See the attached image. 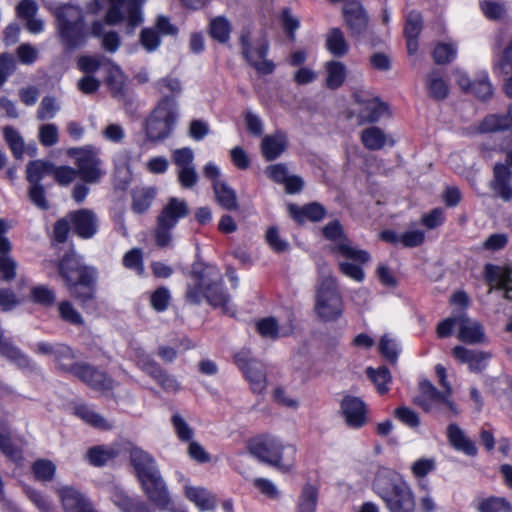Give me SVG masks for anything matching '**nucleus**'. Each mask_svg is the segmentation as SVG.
<instances>
[{
    "label": "nucleus",
    "instance_id": "72a5a7b5",
    "mask_svg": "<svg viewBox=\"0 0 512 512\" xmlns=\"http://www.w3.org/2000/svg\"><path fill=\"white\" fill-rule=\"evenodd\" d=\"M110 499L122 512H151L145 503L133 500L118 486L111 487Z\"/></svg>",
    "mask_w": 512,
    "mask_h": 512
},
{
    "label": "nucleus",
    "instance_id": "a19ab883",
    "mask_svg": "<svg viewBox=\"0 0 512 512\" xmlns=\"http://www.w3.org/2000/svg\"><path fill=\"white\" fill-rule=\"evenodd\" d=\"M119 449L115 446H95L88 450L87 457L94 466H103L119 454Z\"/></svg>",
    "mask_w": 512,
    "mask_h": 512
},
{
    "label": "nucleus",
    "instance_id": "9b49d317",
    "mask_svg": "<svg viewBox=\"0 0 512 512\" xmlns=\"http://www.w3.org/2000/svg\"><path fill=\"white\" fill-rule=\"evenodd\" d=\"M323 234L326 239L333 242L331 247L332 253L359 263H366L370 260V255L367 251L354 246L344 235L342 226L338 221L328 223L323 228Z\"/></svg>",
    "mask_w": 512,
    "mask_h": 512
},
{
    "label": "nucleus",
    "instance_id": "39448f33",
    "mask_svg": "<svg viewBox=\"0 0 512 512\" xmlns=\"http://www.w3.org/2000/svg\"><path fill=\"white\" fill-rule=\"evenodd\" d=\"M178 119V103L163 96L144 122L146 140L153 144L163 142L171 136Z\"/></svg>",
    "mask_w": 512,
    "mask_h": 512
},
{
    "label": "nucleus",
    "instance_id": "052dcab7",
    "mask_svg": "<svg viewBox=\"0 0 512 512\" xmlns=\"http://www.w3.org/2000/svg\"><path fill=\"white\" fill-rule=\"evenodd\" d=\"M58 110L59 106L57 105L55 98L46 96L39 104L36 115L37 119L40 121L52 119Z\"/></svg>",
    "mask_w": 512,
    "mask_h": 512
},
{
    "label": "nucleus",
    "instance_id": "f704fd0d",
    "mask_svg": "<svg viewBox=\"0 0 512 512\" xmlns=\"http://www.w3.org/2000/svg\"><path fill=\"white\" fill-rule=\"evenodd\" d=\"M287 139L283 133L277 132L262 139L261 152L267 161L279 157L286 149Z\"/></svg>",
    "mask_w": 512,
    "mask_h": 512
},
{
    "label": "nucleus",
    "instance_id": "3c124183",
    "mask_svg": "<svg viewBox=\"0 0 512 512\" xmlns=\"http://www.w3.org/2000/svg\"><path fill=\"white\" fill-rule=\"evenodd\" d=\"M38 140L41 145L51 147L59 142V129L57 125L46 123L39 126Z\"/></svg>",
    "mask_w": 512,
    "mask_h": 512
},
{
    "label": "nucleus",
    "instance_id": "dca6fc26",
    "mask_svg": "<svg viewBox=\"0 0 512 512\" xmlns=\"http://www.w3.org/2000/svg\"><path fill=\"white\" fill-rule=\"evenodd\" d=\"M82 382L90 388L100 392L107 393L114 387V380L105 372L96 369L88 364L81 363L75 370V374Z\"/></svg>",
    "mask_w": 512,
    "mask_h": 512
},
{
    "label": "nucleus",
    "instance_id": "4c0bfd02",
    "mask_svg": "<svg viewBox=\"0 0 512 512\" xmlns=\"http://www.w3.org/2000/svg\"><path fill=\"white\" fill-rule=\"evenodd\" d=\"M325 46L331 54L337 57L346 55L349 50L345 35L339 28H332L327 32Z\"/></svg>",
    "mask_w": 512,
    "mask_h": 512
},
{
    "label": "nucleus",
    "instance_id": "ea45409f",
    "mask_svg": "<svg viewBox=\"0 0 512 512\" xmlns=\"http://www.w3.org/2000/svg\"><path fill=\"white\" fill-rule=\"evenodd\" d=\"M53 357L58 369L72 375L75 374L76 368H78L81 364L74 363V355L72 350L64 344L56 345V353Z\"/></svg>",
    "mask_w": 512,
    "mask_h": 512
},
{
    "label": "nucleus",
    "instance_id": "f03ea898",
    "mask_svg": "<svg viewBox=\"0 0 512 512\" xmlns=\"http://www.w3.org/2000/svg\"><path fill=\"white\" fill-rule=\"evenodd\" d=\"M58 273L69 295L82 306L95 298L97 271L81 261L74 250L66 252L57 263Z\"/></svg>",
    "mask_w": 512,
    "mask_h": 512
},
{
    "label": "nucleus",
    "instance_id": "58836bf2",
    "mask_svg": "<svg viewBox=\"0 0 512 512\" xmlns=\"http://www.w3.org/2000/svg\"><path fill=\"white\" fill-rule=\"evenodd\" d=\"M213 189L217 202L226 210H237L238 201L235 191L222 181H215Z\"/></svg>",
    "mask_w": 512,
    "mask_h": 512
},
{
    "label": "nucleus",
    "instance_id": "603ef678",
    "mask_svg": "<svg viewBox=\"0 0 512 512\" xmlns=\"http://www.w3.org/2000/svg\"><path fill=\"white\" fill-rule=\"evenodd\" d=\"M171 224L157 218L156 226L153 232L155 243L160 248L169 247L172 243V229Z\"/></svg>",
    "mask_w": 512,
    "mask_h": 512
},
{
    "label": "nucleus",
    "instance_id": "cd10ccee",
    "mask_svg": "<svg viewBox=\"0 0 512 512\" xmlns=\"http://www.w3.org/2000/svg\"><path fill=\"white\" fill-rule=\"evenodd\" d=\"M130 462L138 480L159 472L155 459L139 447L130 449Z\"/></svg>",
    "mask_w": 512,
    "mask_h": 512
},
{
    "label": "nucleus",
    "instance_id": "20e7f679",
    "mask_svg": "<svg viewBox=\"0 0 512 512\" xmlns=\"http://www.w3.org/2000/svg\"><path fill=\"white\" fill-rule=\"evenodd\" d=\"M249 452L260 461L274 466L281 471H289L295 460L296 448L270 435L252 439L248 444Z\"/></svg>",
    "mask_w": 512,
    "mask_h": 512
},
{
    "label": "nucleus",
    "instance_id": "4d7b16f0",
    "mask_svg": "<svg viewBox=\"0 0 512 512\" xmlns=\"http://www.w3.org/2000/svg\"><path fill=\"white\" fill-rule=\"evenodd\" d=\"M58 312L61 319L72 325H83L84 320L81 314L75 309L69 301H62L58 305Z\"/></svg>",
    "mask_w": 512,
    "mask_h": 512
},
{
    "label": "nucleus",
    "instance_id": "5701e85b",
    "mask_svg": "<svg viewBox=\"0 0 512 512\" xmlns=\"http://www.w3.org/2000/svg\"><path fill=\"white\" fill-rule=\"evenodd\" d=\"M512 172L502 163H497L493 169V179L490 182V187L495 196L508 202L512 199V185H511Z\"/></svg>",
    "mask_w": 512,
    "mask_h": 512
},
{
    "label": "nucleus",
    "instance_id": "6ab92c4d",
    "mask_svg": "<svg viewBox=\"0 0 512 512\" xmlns=\"http://www.w3.org/2000/svg\"><path fill=\"white\" fill-rule=\"evenodd\" d=\"M8 231V224L5 220L0 219V274L4 281H11L16 276L17 263L9 255L11 244L4 236Z\"/></svg>",
    "mask_w": 512,
    "mask_h": 512
},
{
    "label": "nucleus",
    "instance_id": "bf43d9fd",
    "mask_svg": "<svg viewBox=\"0 0 512 512\" xmlns=\"http://www.w3.org/2000/svg\"><path fill=\"white\" fill-rule=\"evenodd\" d=\"M157 88L162 94L169 92L170 95L168 96L173 100H175L174 97H177L182 93L181 81L178 78L172 76H167L159 80L157 82Z\"/></svg>",
    "mask_w": 512,
    "mask_h": 512
},
{
    "label": "nucleus",
    "instance_id": "5fc2aeb1",
    "mask_svg": "<svg viewBox=\"0 0 512 512\" xmlns=\"http://www.w3.org/2000/svg\"><path fill=\"white\" fill-rule=\"evenodd\" d=\"M4 138L16 158H21L24 153V141L20 134L12 127L3 129Z\"/></svg>",
    "mask_w": 512,
    "mask_h": 512
},
{
    "label": "nucleus",
    "instance_id": "13d9d810",
    "mask_svg": "<svg viewBox=\"0 0 512 512\" xmlns=\"http://www.w3.org/2000/svg\"><path fill=\"white\" fill-rule=\"evenodd\" d=\"M105 63L109 65L110 61L103 56H81L78 59L77 66L82 72L90 75L96 72Z\"/></svg>",
    "mask_w": 512,
    "mask_h": 512
},
{
    "label": "nucleus",
    "instance_id": "c03bdc74",
    "mask_svg": "<svg viewBox=\"0 0 512 512\" xmlns=\"http://www.w3.org/2000/svg\"><path fill=\"white\" fill-rule=\"evenodd\" d=\"M53 164L44 160H35L28 163L26 178L30 184L40 183L48 175L53 174Z\"/></svg>",
    "mask_w": 512,
    "mask_h": 512
},
{
    "label": "nucleus",
    "instance_id": "2eb2a0df",
    "mask_svg": "<svg viewBox=\"0 0 512 512\" xmlns=\"http://www.w3.org/2000/svg\"><path fill=\"white\" fill-rule=\"evenodd\" d=\"M455 81L462 91L470 93L482 101L490 99L493 95V87L487 73L471 80L464 72L456 71Z\"/></svg>",
    "mask_w": 512,
    "mask_h": 512
},
{
    "label": "nucleus",
    "instance_id": "0eeeda50",
    "mask_svg": "<svg viewBox=\"0 0 512 512\" xmlns=\"http://www.w3.org/2000/svg\"><path fill=\"white\" fill-rule=\"evenodd\" d=\"M343 300L337 280L332 275L322 277L315 294L314 311L324 322L336 321L343 314Z\"/></svg>",
    "mask_w": 512,
    "mask_h": 512
},
{
    "label": "nucleus",
    "instance_id": "e433bc0d",
    "mask_svg": "<svg viewBox=\"0 0 512 512\" xmlns=\"http://www.w3.org/2000/svg\"><path fill=\"white\" fill-rule=\"evenodd\" d=\"M325 83L329 89L335 90L341 87L347 76V68L340 61H328L325 64Z\"/></svg>",
    "mask_w": 512,
    "mask_h": 512
},
{
    "label": "nucleus",
    "instance_id": "a18cd8bd",
    "mask_svg": "<svg viewBox=\"0 0 512 512\" xmlns=\"http://www.w3.org/2000/svg\"><path fill=\"white\" fill-rule=\"evenodd\" d=\"M75 413L78 417L95 428L108 430L113 427V425L108 420L94 412L86 405L77 406L75 408Z\"/></svg>",
    "mask_w": 512,
    "mask_h": 512
},
{
    "label": "nucleus",
    "instance_id": "37998d69",
    "mask_svg": "<svg viewBox=\"0 0 512 512\" xmlns=\"http://www.w3.org/2000/svg\"><path fill=\"white\" fill-rule=\"evenodd\" d=\"M426 87L429 96L435 100H443L449 94L448 84L436 71L427 75Z\"/></svg>",
    "mask_w": 512,
    "mask_h": 512
},
{
    "label": "nucleus",
    "instance_id": "6e6d98bb",
    "mask_svg": "<svg viewBox=\"0 0 512 512\" xmlns=\"http://www.w3.org/2000/svg\"><path fill=\"white\" fill-rule=\"evenodd\" d=\"M35 478L40 481H50L53 479L56 466L50 460L39 459L32 466Z\"/></svg>",
    "mask_w": 512,
    "mask_h": 512
},
{
    "label": "nucleus",
    "instance_id": "412c9836",
    "mask_svg": "<svg viewBox=\"0 0 512 512\" xmlns=\"http://www.w3.org/2000/svg\"><path fill=\"white\" fill-rule=\"evenodd\" d=\"M512 129V106L503 115L486 116L478 125L469 127L470 134L493 133Z\"/></svg>",
    "mask_w": 512,
    "mask_h": 512
},
{
    "label": "nucleus",
    "instance_id": "49530a36",
    "mask_svg": "<svg viewBox=\"0 0 512 512\" xmlns=\"http://www.w3.org/2000/svg\"><path fill=\"white\" fill-rule=\"evenodd\" d=\"M231 24L223 16L215 17L210 22V35L220 43H226L230 39Z\"/></svg>",
    "mask_w": 512,
    "mask_h": 512
},
{
    "label": "nucleus",
    "instance_id": "c9c22d12",
    "mask_svg": "<svg viewBox=\"0 0 512 512\" xmlns=\"http://www.w3.org/2000/svg\"><path fill=\"white\" fill-rule=\"evenodd\" d=\"M131 209L137 214H143L149 210L156 196L154 187H137L132 191Z\"/></svg>",
    "mask_w": 512,
    "mask_h": 512
},
{
    "label": "nucleus",
    "instance_id": "423d86ee",
    "mask_svg": "<svg viewBox=\"0 0 512 512\" xmlns=\"http://www.w3.org/2000/svg\"><path fill=\"white\" fill-rule=\"evenodd\" d=\"M56 26L63 44L70 48L80 46L86 39L85 23L82 11L73 5H64L56 9Z\"/></svg>",
    "mask_w": 512,
    "mask_h": 512
},
{
    "label": "nucleus",
    "instance_id": "bb28decb",
    "mask_svg": "<svg viewBox=\"0 0 512 512\" xmlns=\"http://www.w3.org/2000/svg\"><path fill=\"white\" fill-rule=\"evenodd\" d=\"M360 140L363 146L370 151H379L386 146L392 147L395 140L378 126H369L360 133Z\"/></svg>",
    "mask_w": 512,
    "mask_h": 512
},
{
    "label": "nucleus",
    "instance_id": "393cba45",
    "mask_svg": "<svg viewBox=\"0 0 512 512\" xmlns=\"http://www.w3.org/2000/svg\"><path fill=\"white\" fill-rule=\"evenodd\" d=\"M456 324L459 327L457 338L465 343L478 344L485 341V333L482 325L466 315L456 317Z\"/></svg>",
    "mask_w": 512,
    "mask_h": 512
},
{
    "label": "nucleus",
    "instance_id": "ddd939ff",
    "mask_svg": "<svg viewBox=\"0 0 512 512\" xmlns=\"http://www.w3.org/2000/svg\"><path fill=\"white\" fill-rule=\"evenodd\" d=\"M355 101L359 105L357 112L358 124L376 123L381 118L391 116L389 106L378 97L355 94Z\"/></svg>",
    "mask_w": 512,
    "mask_h": 512
},
{
    "label": "nucleus",
    "instance_id": "c756f323",
    "mask_svg": "<svg viewBox=\"0 0 512 512\" xmlns=\"http://www.w3.org/2000/svg\"><path fill=\"white\" fill-rule=\"evenodd\" d=\"M189 206L183 199L171 197L157 216L158 219L175 227L177 222L189 214Z\"/></svg>",
    "mask_w": 512,
    "mask_h": 512
},
{
    "label": "nucleus",
    "instance_id": "aec40b11",
    "mask_svg": "<svg viewBox=\"0 0 512 512\" xmlns=\"http://www.w3.org/2000/svg\"><path fill=\"white\" fill-rule=\"evenodd\" d=\"M341 411L348 426L360 428L367 422L366 405L358 397L346 396L341 402Z\"/></svg>",
    "mask_w": 512,
    "mask_h": 512
},
{
    "label": "nucleus",
    "instance_id": "a211bd4d",
    "mask_svg": "<svg viewBox=\"0 0 512 512\" xmlns=\"http://www.w3.org/2000/svg\"><path fill=\"white\" fill-rule=\"evenodd\" d=\"M57 495L65 512H98L91 502L72 486L57 489Z\"/></svg>",
    "mask_w": 512,
    "mask_h": 512
},
{
    "label": "nucleus",
    "instance_id": "f3484780",
    "mask_svg": "<svg viewBox=\"0 0 512 512\" xmlns=\"http://www.w3.org/2000/svg\"><path fill=\"white\" fill-rule=\"evenodd\" d=\"M74 232L81 238H92L98 230V218L89 209H80L68 213Z\"/></svg>",
    "mask_w": 512,
    "mask_h": 512
},
{
    "label": "nucleus",
    "instance_id": "774afa93",
    "mask_svg": "<svg viewBox=\"0 0 512 512\" xmlns=\"http://www.w3.org/2000/svg\"><path fill=\"white\" fill-rule=\"evenodd\" d=\"M456 55V48L452 44L440 43L433 51V58L437 64H446Z\"/></svg>",
    "mask_w": 512,
    "mask_h": 512
},
{
    "label": "nucleus",
    "instance_id": "79ce46f5",
    "mask_svg": "<svg viewBox=\"0 0 512 512\" xmlns=\"http://www.w3.org/2000/svg\"><path fill=\"white\" fill-rule=\"evenodd\" d=\"M106 83L115 98H122L124 96L126 79L118 66L109 63Z\"/></svg>",
    "mask_w": 512,
    "mask_h": 512
},
{
    "label": "nucleus",
    "instance_id": "338daca9",
    "mask_svg": "<svg viewBox=\"0 0 512 512\" xmlns=\"http://www.w3.org/2000/svg\"><path fill=\"white\" fill-rule=\"evenodd\" d=\"M0 449L7 457L14 461L21 458L20 451L12 445L9 432L5 426H0Z\"/></svg>",
    "mask_w": 512,
    "mask_h": 512
},
{
    "label": "nucleus",
    "instance_id": "b1692460",
    "mask_svg": "<svg viewBox=\"0 0 512 512\" xmlns=\"http://www.w3.org/2000/svg\"><path fill=\"white\" fill-rule=\"evenodd\" d=\"M452 355L458 362L467 364L472 372L484 370L491 357L488 352L472 350L460 345L452 349Z\"/></svg>",
    "mask_w": 512,
    "mask_h": 512
},
{
    "label": "nucleus",
    "instance_id": "864d4df0",
    "mask_svg": "<svg viewBox=\"0 0 512 512\" xmlns=\"http://www.w3.org/2000/svg\"><path fill=\"white\" fill-rule=\"evenodd\" d=\"M317 505V489L311 485L303 488L298 503V512H315Z\"/></svg>",
    "mask_w": 512,
    "mask_h": 512
},
{
    "label": "nucleus",
    "instance_id": "f8f14e48",
    "mask_svg": "<svg viewBox=\"0 0 512 512\" xmlns=\"http://www.w3.org/2000/svg\"><path fill=\"white\" fill-rule=\"evenodd\" d=\"M138 481L144 494L153 505L160 510H171L169 507L172 500L160 471Z\"/></svg>",
    "mask_w": 512,
    "mask_h": 512
},
{
    "label": "nucleus",
    "instance_id": "6e6552de",
    "mask_svg": "<svg viewBox=\"0 0 512 512\" xmlns=\"http://www.w3.org/2000/svg\"><path fill=\"white\" fill-rule=\"evenodd\" d=\"M69 157L74 159L80 179L85 184L99 183L106 174L100 150L94 146L74 147L67 151Z\"/></svg>",
    "mask_w": 512,
    "mask_h": 512
},
{
    "label": "nucleus",
    "instance_id": "f257e3e1",
    "mask_svg": "<svg viewBox=\"0 0 512 512\" xmlns=\"http://www.w3.org/2000/svg\"><path fill=\"white\" fill-rule=\"evenodd\" d=\"M191 280L185 294L189 303L198 305L205 298L208 304L221 309L224 314H235V308L230 305V296L223 289V277L219 270L206 266L201 271H193Z\"/></svg>",
    "mask_w": 512,
    "mask_h": 512
},
{
    "label": "nucleus",
    "instance_id": "c85d7f7f",
    "mask_svg": "<svg viewBox=\"0 0 512 512\" xmlns=\"http://www.w3.org/2000/svg\"><path fill=\"white\" fill-rule=\"evenodd\" d=\"M184 495L201 512L212 511L217 506L215 495L204 487L186 484L184 486Z\"/></svg>",
    "mask_w": 512,
    "mask_h": 512
},
{
    "label": "nucleus",
    "instance_id": "09e8293b",
    "mask_svg": "<svg viewBox=\"0 0 512 512\" xmlns=\"http://www.w3.org/2000/svg\"><path fill=\"white\" fill-rule=\"evenodd\" d=\"M366 374L373 381L380 394H385L389 391L388 384L391 382V375L386 367H379L378 369L369 367L366 370Z\"/></svg>",
    "mask_w": 512,
    "mask_h": 512
},
{
    "label": "nucleus",
    "instance_id": "69168bd1",
    "mask_svg": "<svg viewBox=\"0 0 512 512\" xmlns=\"http://www.w3.org/2000/svg\"><path fill=\"white\" fill-rule=\"evenodd\" d=\"M123 265L128 269L136 271L139 275L143 274L144 265L141 250L134 248L128 251L123 257Z\"/></svg>",
    "mask_w": 512,
    "mask_h": 512
},
{
    "label": "nucleus",
    "instance_id": "473e14b6",
    "mask_svg": "<svg viewBox=\"0 0 512 512\" xmlns=\"http://www.w3.org/2000/svg\"><path fill=\"white\" fill-rule=\"evenodd\" d=\"M447 437L449 443L458 451H461L469 456H474L477 453V448L473 441H471L464 431L456 424L452 423L447 427Z\"/></svg>",
    "mask_w": 512,
    "mask_h": 512
},
{
    "label": "nucleus",
    "instance_id": "e2e57ef3",
    "mask_svg": "<svg viewBox=\"0 0 512 512\" xmlns=\"http://www.w3.org/2000/svg\"><path fill=\"white\" fill-rule=\"evenodd\" d=\"M256 329L264 338L276 339L280 335L278 324L274 318H265L257 322Z\"/></svg>",
    "mask_w": 512,
    "mask_h": 512
},
{
    "label": "nucleus",
    "instance_id": "680f3d73",
    "mask_svg": "<svg viewBox=\"0 0 512 512\" xmlns=\"http://www.w3.org/2000/svg\"><path fill=\"white\" fill-rule=\"evenodd\" d=\"M53 176L55 181L61 186H67L75 181L79 174L77 169L70 166H53Z\"/></svg>",
    "mask_w": 512,
    "mask_h": 512
},
{
    "label": "nucleus",
    "instance_id": "4be33fe9",
    "mask_svg": "<svg viewBox=\"0 0 512 512\" xmlns=\"http://www.w3.org/2000/svg\"><path fill=\"white\" fill-rule=\"evenodd\" d=\"M344 18L351 36L359 37L367 28L368 16L358 1H350L345 4Z\"/></svg>",
    "mask_w": 512,
    "mask_h": 512
},
{
    "label": "nucleus",
    "instance_id": "2f4dec72",
    "mask_svg": "<svg viewBox=\"0 0 512 512\" xmlns=\"http://www.w3.org/2000/svg\"><path fill=\"white\" fill-rule=\"evenodd\" d=\"M287 208L290 216L298 223H303L306 220L317 222L325 216L324 207L315 202L304 206L289 204Z\"/></svg>",
    "mask_w": 512,
    "mask_h": 512
},
{
    "label": "nucleus",
    "instance_id": "7ed1b4c3",
    "mask_svg": "<svg viewBox=\"0 0 512 512\" xmlns=\"http://www.w3.org/2000/svg\"><path fill=\"white\" fill-rule=\"evenodd\" d=\"M374 487L390 512H414V494L410 486L395 473L388 470L379 472Z\"/></svg>",
    "mask_w": 512,
    "mask_h": 512
},
{
    "label": "nucleus",
    "instance_id": "de8ad7c7",
    "mask_svg": "<svg viewBox=\"0 0 512 512\" xmlns=\"http://www.w3.org/2000/svg\"><path fill=\"white\" fill-rule=\"evenodd\" d=\"M477 509L479 512H512L510 502L501 497L480 499L477 504Z\"/></svg>",
    "mask_w": 512,
    "mask_h": 512
},
{
    "label": "nucleus",
    "instance_id": "a878e982",
    "mask_svg": "<svg viewBox=\"0 0 512 512\" xmlns=\"http://www.w3.org/2000/svg\"><path fill=\"white\" fill-rule=\"evenodd\" d=\"M486 279L491 289L498 288L505 291V298L512 300V270L487 264L485 266Z\"/></svg>",
    "mask_w": 512,
    "mask_h": 512
},
{
    "label": "nucleus",
    "instance_id": "9d476101",
    "mask_svg": "<svg viewBox=\"0 0 512 512\" xmlns=\"http://www.w3.org/2000/svg\"><path fill=\"white\" fill-rule=\"evenodd\" d=\"M414 404L419 406L426 413H433L440 410L448 417H456L460 410L450 395L444 391L440 392L428 380L419 383V394L413 400Z\"/></svg>",
    "mask_w": 512,
    "mask_h": 512
},
{
    "label": "nucleus",
    "instance_id": "7c9ffc66",
    "mask_svg": "<svg viewBox=\"0 0 512 512\" xmlns=\"http://www.w3.org/2000/svg\"><path fill=\"white\" fill-rule=\"evenodd\" d=\"M0 355L15 363L21 369H33L34 365L27 355L21 352L9 338L0 331Z\"/></svg>",
    "mask_w": 512,
    "mask_h": 512
},
{
    "label": "nucleus",
    "instance_id": "1a4fd4ad",
    "mask_svg": "<svg viewBox=\"0 0 512 512\" xmlns=\"http://www.w3.org/2000/svg\"><path fill=\"white\" fill-rule=\"evenodd\" d=\"M241 54L246 62L260 74H270L275 69V64L266 59L268 53V41L264 37H255L247 29L240 34Z\"/></svg>",
    "mask_w": 512,
    "mask_h": 512
},
{
    "label": "nucleus",
    "instance_id": "4468645a",
    "mask_svg": "<svg viewBox=\"0 0 512 512\" xmlns=\"http://www.w3.org/2000/svg\"><path fill=\"white\" fill-rule=\"evenodd\" d=\"M236 364L243 370L250 382L251 388L256 393H261L266 388V371L264 365L250 357L249 351H240L235 355Z\"/></svg>",
    "mask_w": 512,
    "mask_h": 512
},
{
    "label": "nucleus",
    "instance_id": "0e129e2a",
    "mask_svg": "<svg viewBox=\"0 0 512 512\" xmlns=\"http://www.w3.org/2000/svg\"><path fill=\"white\" fill-rule=\"evenodd\" d=\"M15 53L19 62L24 65H32L39 57L38 49L29 43L19 45Z\"/></svg>",
    "mask_w": 512,
    "mask_h": 512
},
{
    "label": "nucleus",
    "instance_id": "8fccbe9b",
    "mask_svg": "<svg viewBox=\"0 0 512 512\" xmlns=\"http://www.w3.org/2000/svg\"><path fill=\"white\" fill-rule=\"evenodd\" d=\"M379 352L389 362L395 363L399 355V346L397 341L389 334H385L379 341Z\"/></svg>",
    "mask_w": 512,
    "mask_h": 512
}]
</instances>
